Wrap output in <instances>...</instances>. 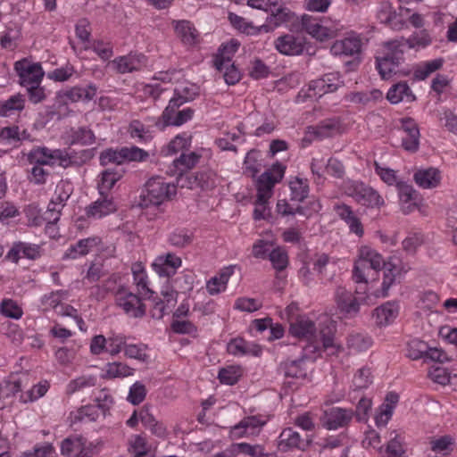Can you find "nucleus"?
<instances>
[{"instance_id":"25","label":"nucleus","mask_w":457,"mask_h":457,"mask_svg":"<svg viewBox=\"0 0 457 457\" xmlns=\"http://www.w3.org/2000/svg\"><path fill=\"white\" fill-rule=\"evenodd\" d=\"M386 98L391 104H395L404 100L408 103L413 102L416 96L410 89L407 82H399L390 87Z\"/></svg>"},{"instance_id":"38","label":"nucleus","mask_w":457,"mask_h":457,"mask_svg":"<svg viewBox=\"0 0 457 457\" xmlns=\"http://www.w3.org/2000/svg\"><path fill=\"white\" fill-rule=\"evenodd\" d=\"M71 144H81L83 145H92L96 140L94 132L85 127L71 129Z\"/></svg>"},{"instance_id":"39","label":"nucleus","mask_w":457,"mask_h":457,"mask_svg":"<svg viewBox=\"0 0 457 457\" xmlns=\"http://www.w3.org/2000/svg\"><path fill=\"white\" fill-rule=\"evenodd\" d=\"M428 345L426 342L412 339L407 345V357L411 360H419L421 358H425L426 354H428Z\"/></svg>"},{"instance_id":"43","label":"nucleus","mask_w":457,"mask_h":457,"mask_svg":"<svg viewBox=\"0 0 457 457\" xmlns=\"http://www.w3.org/2000/svg\"><path fill=\"white\" fill-rule=\"evenodd\" d=\"M261 445H250L247 443L232 444L228 449L231 455L237 456L239 454L247 455L249 457H255L257 453L261 450Z\"/></svg>"},{"instance_id":"30","label":"nucleus","mask_w":457,"mask_h":457,"mask_svg":"<svg viewBox=\"0 0 457 457\" xmlns=\"http://www.w3.org/2000/svg\"><path fill=\"white\" fill-rule=\"evenodd\" d=\"M266 11L270 13L267 21L275 27H278L290 20V10L283 4H278L277 1L270 3V6Z\"/></svg>"},{"instance_id":"13","label":"nucleus","mask_w":457,"mask_h":457,"mask_svg":"<svg viewBox=\"0 0 457 457\" xmlns=\"http://www.w3.org/2000/svg\"><path fill=\"white\" fill-rule=\"evenodd\" d=\"M397 12L393 8L392 4L388 2L382 3L380 9L378 12V18L380 21L386 25H388L391 29L400 30L404 25L403 12H409V9H403L399 6Z\"/></svg>"},{"instance_id":"52","label":"nucleus","mask_w":457,"mask_h":457,"mask_svg":"<svg viewBox=\"0 0 457 457\" xmlns=\"http://www.w3.org/2000/svg\"><path fill=\"white\" fill-rule=\"evenodd\" d=\"M240 377L238 370L234 367L223 368L219 372V379L221 383L226 385H234L237 382Z\"/></svg>"},{"instance_id":"32","label":"nucleus","mask_w":457,"mask_h":457,"mask_svg":"<svg viewBox=\"0 0 457 457\" xmlns=\"http://www.w3.org/2000/svg\"><path fill=\"white\" fill-rule=\"evenodd\" d=\"M303 357L294 360L286 361L279 366V370L287 378H300L306 376V370L303 366Z\"/></svg>"},{"instance_id":"64","label":"nucleus","mask_w":457,"mask_h":457,"mask_svg":"<svg viewBox=\"0 0 457 457\" xmlns=\"http://www.w3.org/2000/svg\"><path fill=\"white\" fill-rule=\"evenodd\" d=\"M129 450L135 457H142L147 453L145 439L140 436H135L130 443Z\"/></svg>"},{"instance_id":"15","label":"nucleus","mask_w":457,"mask_h":457,"mask_svg":"<svg viewBox=\"0 0 457 457\" xmlns=\"http://www.w3.org/2000/svg\"><path fill=\"white\" fill-rule=\"evenodd\" d=\"M181 259L172 253L158 256L152 264L154 270L160 277L170 278L176 274L177 270L181 266Z\"/></svg>"},{"instance_id":"62","label":"nucleus","mask_w":457,"mask_h":457,"mask_svg":"<svg viewBox=\"0 0 457 457\" xmlns=\"http://www.w3.org/2000/svg\"><path fill=\"white\" fill-rule=\"evenodd\" d=\"M24 457H55V451L49 444L36 446L33 452L23 453Z\"/></svg>"},{"instance_id":"29","label":"nucleus","mask_w":457,"mask_h":457,"mask_svg":"<svg viewBox=\"0 0 457 457\" xmlns=\"http://www.w3.org/2000/svg\"><path fill=\"white\" fill-rule=\"evenodd\" d=\"M100 243L99 237H87L80 239L74 245H71L64 253V259H76L88 253L91 248Z\"/></svg>"},{"instance_id":"41","label":"nucleus","mask_w":457,"mask_h":457,"mask_svg":"<svg viewBox=\"0 0 457 457\" xmlns=\"http://www.w3.org/2000/svg\"><path fill=\"white\" fill-rule=\"evenodd\" d=\"M273 268L278 271L284 270L288 265V255L282 247L274 248L269 254Z\"/></svg>"},{"instance_id":"57","label":"nucleus","mask_w":457,"mask_h":457,"mask_svg":"<svg viewBox=\"0 0 457 457\" xmlns=\"http://www.w3.org/2000/svg\"><path fill=\"white\" fill-rule=\"evenodd\" d=\"M20 129L17 126L5 127L0 131V142L6 141L9 144L16 145L20 142Z\"/></svg>"},{"instance_id":"46","label":"nucleus","mask_w":457,"mask_h":457,"mask_svg":"<svg viewBox=\"0 0 457 457\" xmlns=\"http://www.w3.org/2000/svg\"><path fill=\"white\" fill-rule=\"evenodd\" d=\"M122 155V149L119 151L107 149L101 153L100 163L103 166H108L110 164H115L116 166H120L124 163Z\"/></svg>"},{"instance_id":"8","label":"nucleus","mask_w":457,"mask_h":457,"mask_svg":"<svg viewBox=\"0 0 457 457\" xmlns=\"http://www.w3.org/2000/svg\"><path fill=\"white\" fill-rule=\"evenodd\" d=\"M117 304L122 308L126 314L133 318H142L145 314V305L141 298L124 287H120L116 292Z\"/></svg>"},{"instance_id":"55","label":"nucleus","mask_w":457,"mask_h":457,"mask_svg":"<svg viewBox=\"0 0 457 457\" xmlns=\"http://www.w3.org/2000/svg\"><path fill=\"white\" fill-rule=\"evenodd\" d=\"M397 188L401 203L408 204L409 202L416 201L417 193L411 186L399 182L397 183Z\"/></svg>"},{"instance_id":"35","label":"nucleus","mask_w":457,"mask_h":457,"mask_svg":"<svg viewBox=\"0 0 457 457\" xmlns=\"http://www.w3.org/2000/svg\"><path fill=\"white\" fill-rule=\"evenodd\" d=\"M346 343L348 348L355 352H365L372 345L373 341L369 336L355 333L349 335Z\"/></svg>"},{"instance_id":"34","label":"nucleus","mask_w":457,"mask_h":457,"mask_svg":"<svg viewBox=\"0 0 457 457\" xmlns=\"http://www.w3.org/2000/svg\"><path fill=\"white\" fill-rule=\"evenodd\" d=\"M96 93V87L89 85L86 87H74L64 93V96L72 102L90 101Z\"/></svg>"},{"instance_id":"33","label":"nucleus","mask_w":457,"mask_h":457,"mask_svg":"<svg viewBox=\"0 0 457 457\" xmlns=\"http://www.w3.org/2000/svg\"><path fill=\"white\" fill-rule=\"evenodd\" d=\"M276 183V179H272L271 171H265L260 176L257 180V196L260 201L270 198L272 188Z\"/></svg>"},{"instance_id":"9","label":"nucleus","mask_w":457,"mask_h":457,"mask_svg":"<svg viewBox=\"0 0 457 457\" xmlns=\"http://www.w3.org/2000/svg\"><path fill=\"white\" fill-rule=\"evenodd\" d=\"M311 443L312 439L308 436L303 437L292 428H286L278 436L277 445L279 451L288 452L293 449L304 451Z\"/></svg>"},{"instance_id":"36","label":"nucleus","mask_w":457,"mask_h":457,"mask_svg":"<svg viewBox=\"0 0 457 457\" xmlns=\"http://www.w3.org/2000/svg\"><path fill=\"white\" fill-rule=\"evenodd\" d=\"M291 200L303 202L309 194V186L306 179L295 178L289 183Z\"/></svg>"},{"instance_id":"24","label":"nucleus","mask_w":457,"mask_h":457,"mask_svg":"<svg viewBox=\"0 0 457 457\" xmlns=\"http://www.w3.org/2000/svg\"><path fill=\"white\" fill-rule=\"evenodd\" d=\"M61 156V149L50 150L47 147L33 149L28 155L30 163L36 165H53L54 157Z\"/></svg>"},{"instance_id":"20","label":"nucleus","mask_w":457,"mask_h":457,"mask_svg":"<svg viewBox=\"0 0 457 457\" xmlns=\"http://www.w3.org/2000/svg\"><path fill=\"white\" fill-rule=\"evenodd\" d=\"M399 306L395 302H387L374 310L373 316L378 327L391 324L398 316Z\"/></svg>"},{"instance_id":"53","label":"nucleus","mask_w":457,"mask_h":457,"mask_svg":"<svg viewBox=\"0 0 457 457\" xmlns=\"http://www.w3.org/2000/svg\"><path fill=\"white\" fill-rule=\"evenodd\" d=\"M428 377L436 383L446 385L450 381V375L446 369L434 366L428 370Z\"/></svg>"},{"instance_id":"60","label":"nucleus","mask_w":457,"mask_h":457,"mask_svg":"<svg viewBox=\"0 0 457 457\" xmlns=\"http://www.w3.org/2000/svg\"><path fill=\"white\" fill-rule=\"evenodd\" d=\"M370 372L369 369H360L353 378V383L355 389H363L371 383L370 378Z\"/></svg>"},{"instance_id":"22","label":"nucleus","mask_w":457,"mask_h":457,"mask_svg":"<svg viewBox=\"0 0 457 457\" xmlns=\"http://www.w3.org/2000/svg\"><path fill=\"white\" fill-rule=\"evenodd\" d=\"M340 123L337 119H327L317 126L307 128V133L313 135L315 138L322 139L339 133Z\"/></svg>"},{"instance_id":"16","label":"nucleus","mask_w":457,"mask_h":457,"mask_svg":"<svg viewBox=\"0 0 457 457\" xmlns=\"http://www.w3.org/2000/svg\"><path fill=\"white\" fill-rule=\"evenodd\" d=\"M275 47L282 54L299 55L303 52L304 38L286 34L277 38Z\"/></svg>"},{"instance_id":"2","label":"nucleus","mask_w":457,"mask_h":457,"mask_svg":"<svg viewBox=\"0 0 457 457\" xmlns=\"http://www.w3.org/2000/svg\"><path fill=\"white\" fill-rule=\"evenodd\" d=\"M191 98V96L181 94H178V96H173L162 112V116L156 120L155 126L160 130H163L167 127L181 126L190 120L194 116L195 111L189 107L179 110V107L190 101Z\"/></svg>"},{"instance_id":"21","label":"nucleus","mask_w":457,"mask_h":457,"mask_svg":"<svg viewBox=\"0 0 457 457\" xmlns=\"http://www.w3.org/2000/svg\"><path fill=\"white\" fill-rule=\"evenodd\" d=\"M361 42L358 37H346L343 40L336 41L330 52L334 55L353 56L361 52Z\"/></svg>"},{"instance_id":"26","label":"nucleus","mask_w":457,"mask_h":457,"mask_svg":"<svg viewBox=\"0 0 457 457\" xmlns=\"http://www.w3.org/2000/svg\"><path fill=\"white\" fill-rule=\"evenodd\" d=\"M239 47V43L230 40L229 43L222 45L214 60V65L219 71H222L225 65H230L233 54Z\"/></svg>"},{"instance_id":"10","label":"nucleus","mask_w":457,"mask_h":457,"mask_svg":"<svg viewBox=\"0 0 457 457\" xmlns=\"http://www.w3.org/2000/svg\"><path fill=\"white\" fill-rule=\"evenodd\" d=\"M353 417V411L331 407L323 411L320 417L322 426L327 429H337L346 427Z\"/></svg>"},{"instance_id":"51","label":"nucleus","mask_w":457,"mask_h":457,"mask_svg":"<svg viewBox=\"0 0 457 457\" xmlns=\"http://www.w3.org/2000/svg\"><path fill=\"white\" fill-rule=\"evenodd\" d=\"M134 282L137 287V292L144 297L151 298L154 292L147 287L146 275L145 272L135 271Z\"/></svg>"},{"instance_id":"56","label":"nucleus","mask_w":457,"mask_h":457,"mask_svg":"<svg viewBox=\"0 0 457 457\" xmlns=\"http://www.w3.org/2000/svg\"><path fill=\"white\" fill-rule=\"evenodd\" d=\"M145 346L138 345H126L124 347L125 355L129 358L137 359L142 361H145L148 358L145 353Z\"/></svg>"},{"instance_id":"18","label":"nucleus","mask_w":457,"mask_h":457,"mask_svg":"<svg viewBox=\"0 0 457 457\" xmlns=\"http://www.w3.org/2000/svg\"><path fill=\"white\" fill-rule=\"evenodd\" d=\"M163 299H154V307L152 310V317L154 319H162L166 309L173 307L177 303L178 292L173 288L167 287L161 291Z\"/></svg>"},{"instance_id":"23","label":"nucleus","mask_w":457,"mask_h":457,"mask_svg":"<svg viewBox=\"0 0 457 457\" xmlns=\"http://www.w3.org/2000/svg\"><path fill=\"white\" fill-rule=\"evenodd\" d=\"M416 184L422 188L436 187L441 180L440 172L436 168L419 170L413 176Z\"/></svg>"},{"instance_id":"12","label":"nucleus","mask_w":457,"mask_h":457,"mask_svg":"<svg viewBox=\"0 0 457 457\" xmlns=\"http://www.w3.org/2000/svg\"><path fill=\"white\" fill-rule=\"evenodd\" d=\"M265 424L266 420H262L260 416L245 417L238 424L231 428L230 437L235 440L245 436H256Z\"/></svg>"},{"instance_id":"54","label":"nucleus","mask_w":457,"mask_h":457,"mask_svg":"<svg viewBox=\"0 0 457 457\" xmlns=\"http://www.w3.org/2000/svg\"><path fill=\"white\" fill-rule=\"evenodd\" d=\"M257 151L251 150L247 153L245 158V172L250 176L254 177L259 172V165L257 163Z\"/></svg>"},{"instance_id":"19","label":"nucleus","mask_w":457,"mask_h":457,"mask_svg":"<svg viewBox=\"0 0 457 457\" xmlns=\"http://www.w3.org/2000/svg\"><path fill=\"white\" fill-rule=\"evenodd\" d=\"M320 328L318 339L320 347L322 345L324 349L334 347V337L337 332V323L328 316H324L320 321Z\"/></svg>"},{"instance_id":"63","label":"nucleus","mask_w":457,"mask_h":457,"mask_svg":"<svg viewBox=\"0 0 457 457\" xmlns=\"http://www.w3.org/2000/svg\"><path fill=\"white\" fill-rule=\"evenodd\" d=\"M423 244V237L420 234L414 233L407 237L403 241V248L408 253H415L416 249Z\"/></svg>"},{"instance_id":"17","label":"nucleus","mask_w":457,"mask_h":457,"mask_svg":"<svg viewBox=\"0 0 457 457\" xmlns=\"http://www.w3.org/2000/svg\"><path fill=\"white\" fill-rule=\"evenodd\" d=\"M334 210L337 216L347 224L351 233L359 237L363 236L364 230L361 221L349 205L345 204H336Z\"/></svg>"},{"instance_id":"5","label":"nucleus","mask_w":457,"mask_h":457,"mask_svg":"<svg viewBox=\"0 0 457 457\" xmlns=\"http://www.w3.org/2000/svg\"><path fill=\"white\" fill-rule=\"evenodd\" d=\"M289 331L294 337L307 342V345L303 346L306 356L320 351L317 329L314 322L310 319L298 316L295 320H290Z\"/></svg>"},{"instance_id":"6","label":"nucleus","mask_w":457,"mask_h":457,"mask_svg":"<svg viewBox=\"0 0 457 457\" xmlns=\"http://www.w3.org/2000/svg\"><path fill=\"white\" fill-rule=\"evenodd\" d=\"M345 193L357 203L368 207H378L384 204L378 192L363 183H349L345 187Z\"/></svg>"},{"instance_id":"7","label":"nucleus","mask_w":457,"mask_h":457,"mask_svg":"<svg viewBox=\"0 0 457 457\" xmlns=\"http://www.w3.org/2000/svg\"><path fill=\"white\" fill-rule=\"evenodd\" d=\"M335 303L339 318H353L360 312L361 300L344 287H337L335 292Z\"/></svg>"},{"instance_id":"44","label":"nucleus","mask_w":457,"mask_h":457,"mask_svg":"<svg viewBox=\"0 0 457 457\" xmlns=\"http://www.w3.org/2000/svg\"><path fill=\"white\" fill-rule=\"evenodd\" d=\"M24 108V100L21 96H12L8 100L0 102V115L8 116L12 111H21Z\"/></svg>"},{"instance_id":"45","label":"nucleus","mask_w":457,"mask_h":457,"mask_svg":"<svg viewBox=\"0 0 457 457\" xmlns=\"http://www.w3.org/2000/svg\"><path fill=\"white\" fill-rule=\"evenodd\" d=\"M133 369L121 362H112L106 365V377L112 378L129 377L133 374Z\"/></svg>"},{"instance_id":"3","label":"nucleus","mask_w":457,"mask_h":457,"mask_svg":"<svg viewBox=\"0 0 457 457\" xmlns=\"http://www.w3.org/2000/svg\"><path fill=\"white\" fill-rule=\"evenodd\" d=\"M385 265V261L379 253L367 246L361 247L353 267V280L356 283H368L369 278L375 279L374 274Z\"/></svg>"},{"instance_id":"50","label":"nucleus","mask_w":457,"mask_h":457,"mask_svg":"<svg viewBox=\"0 0 457 457\" xmlns=\"http://www.w3.org/2000/svg\"><path fill=\"white\" fill-rule=\"evenodd\" d=\"M146 395L145 386L141 382H136L129 389L128 400L134 405L142 403Z\"/></svg>"},{"instance_id":"11","label":"nucleus","mask_w":457,"mask_h":457,"mask_svg":"<svg viewBox=\"0 0 457 457\" xmlns=\"http://www.w3.org/2000/svg\"><path fill=\"white\" fill-rule=\"evenodd\" d=\"M14 68L19 75L20 84L25 87L40 83L44 76V71L39 64L30 63L26 59L16 62Z\"/></svg>"},{"instance_id":"27","label":"nucleus","mask_w":457,"mask_h":457,"mask_svg":"<svg viewBox=\"0 0 457 457\" xmlns=\"http://www.w3.org/2000/svg\"><path fill=\"white\" fill-rule=\"evenodd\" d=\"M302 28L312 37L320 41L328 37L331 33L329 29L320 25L316 19L309 15H303L302 17Z\"/></svg>"},{"instance_id":"14","label":"nucleus","mask_w":457,"mask_h":457,"mask_svg":"<svg viewBox=\"0 0 457 457\" xmlns=\"http://www.w3.org/2000/svg\"><path fill=\"white\" fill-rule=\"evenodd\" d=\"M402 145L404 150L415 153L420 145V129L417 123L410 118L402 120Z\"/></svg>"},{"instance_id":"48","label":"nucleus","mask_w":457,"mask_h":457,"mask_svg":"<svg viewBox=\"0 0 457 457\" xmlns=\"http://www.w3.org/2000/svg\"><path fill=\"white\" fill-rule=\"evenodd\" d=\"M431 449L436 453H444L445 454L453 451L454 439L451 436H444L431 441Z\"/></svg>"},{"instance_id":"37","label":"nucleus","mask_w":457,"mask_h":457,"mask_svg":"<svg viewBox=\"0 0 457 457\" xmlns=\"http://www.w3.org/2000/svg\"><path fill=\"white\" fill-rule=\"evenodd\" d=\"M177 35L181 38L182 42L187 45H193L195 41L196 30L191 27L189 21H181L177 22L175 26Z\"/></svg>"},{"instance_id":"42","label":"nucleus","mask_w":457,"mask_h":457,"mask_svg":"<svg viewBox=\"0 0 457 457\" xmlns=\"http://www.w3.org/2000/svg\"><path fill=\"white\" fill-rule=\"evenodd\" d=\"M199 160V155L195 153L189 154H182L179 158L174 160L173 164L179 170V176L192 169Z\"/></svg>"},{"instance_id":"1","label":"nucleus","mask_w":457,"mask_h":457,"mask_svg":"<svg viewBox=\"0 0 457 457\" xmlns=\"http://www.w3.org/2000/svg\"><path fill=\"white\" fill-rule=\"evenodd\" d=\"M404 43L395 39L382 44L381 51L376 56V68L383 79H389L404 61Z\"/></svg>"},{"instance_id":"4","label":"nucleus","mask_w":457,"mask_h":457,"mask_svg":"<svg viewBox=\"0 0 457 457\" xmlns=\"http://www.w3.org/2000/svg\"><path fill=\"white\" fill-rule=\"evenodd\" d=\"M175 194L176 187L174 185L166 183L164 179L161 177L152 178L145 183L138 204L142 208H147L150 205L157 206Z\"/></svg>"},{"instance_id":"28","label":"nucleus","mask_w":457,"mask_h":457,"mask_svg":"<svg viewBox=\"0 0 457 457\" xmlns=\"http://www.w3.org/2000/svg\"><path fill=\"white\" fill-rule=\"evenodd\" d=\"M116 211V205L107 195H101V198L91 204L87 211L89 217L102 218Z\"/></svg>"},{"instance_id":"61","label":"nucleus","mask_w":457,"mask_h":457,"mask_svg":"<svg viewBox=\"0 0 457 457\" xmlns=\"http://www.w3.org/2000/svg\"><path fill=\"white\" fill-rule=\"evenodd\" d=\"M308 91L309 97H320L327 93H331L327 88V85L325 84L324 79L322 78L311 81V83L309 84Z\"/></svg>"},{"instance_id":"40","label":"nucleus","mask_w":457,"mask_h":457,"mask_svg":"<svg viewBox=\"0 0 457 457\" xmlns=\"http://www.w3.org/2000/svg\"><path fill=\"white\" fill-rule=\"evenodd\" d=\"M193 240V234L186 229H176L169 235V243L175 246L183 248L189 245Z\"/></svg>"},{"instance_id":"31","label":"nucleus","mask_w":457,"mask_h":457,"mask_svg":"<svg viewBox=\"0 0 457 457\" xmlns=\"http://www.w3.org/2000/svg\"><path fill=\"white\" fill-rule=\"evenodd\" d=\"M124 174V170L120 168H107L101 173V180L98 184L100 195L111 190L115 183L120 180Z\"/></svg>"},{"instance_id":"59","label":"nucleus","mask_w":457,"mask_h":457,"mask_svg":"<svg viewBox=\"0 0 457 457\" xmlns=\"http://www.w3.org/2000/svg\"><path fill=\"white\" fill-rule=\"evenodd\" d=\"M199 179L200 172L192 173V172H185L183 175H180L178 179V183H180L181 187L187 188H195L199 187Z\"/></svg>"},{"instance_id":"47","label":"nucleus","mask_w":457,"mask_h":457,"mask_svg":"<svg viewBox=\"0 0 457 457\" xmlns=\"http://www.w3.org/2000/svg\"><path fill=\"white\" fill-rule=\"evenodd\" d=\"M443 64H444L443 58H437V59H434L429 62H426L422 67H420V69H418L415 71V75L420 79H425L431 73L439 70L443 66Z\"/></svg>"},{"instance_id":"58","label":"nucleus","mask_w":457,"mask_h":457,"mask_svg":"<svg viewBox=\"0 0 457 457\" xmlns=\"http://www.w3.org/2000/svg\"><path fill=\"white\" fill-rule=\"evenodd\" d=\"M121 149L124 162L132 161H142L144 158L148 156V154L145 151L136 146H133L131 148L123 147Z\"/></svg>"},{"instance_id":"49","label":"nucleus","mask_w":457,"mask_h":457,"mask_svg":"<svg viewBox=\"0 0 457 457\" xmlns=\"http://www.w3.org/2000/svg\"><path fill=\"white\" fill-rule=\"evenodd\" d=\"M1 312L5 317L16 320L22 315L21 308L11 299L3 300L1 303Z\"/></svg>"}]
</instances>
